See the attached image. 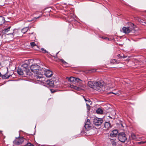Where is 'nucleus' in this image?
I'll use <instances>...</instances> for the list:
<instances>
[{
	"label": "nucleus",
	"instance_id": "ddd939ff",
	"mask_svg": "<svg viewBox=\"0 0 146 146\" xmlns=\"http://www.w3.org/2000/svg\"><path fill=\"white\" fill-rule=\"evenodd\" d=\"M17 73L19 75H23L24 73L25 72L24 71H23L22 70L21 68H19L17 70Z\"/></svg>",
	"mask_w": 146,
	"mask_h": 146
},
{
	"label": "nucleus",
	"instance_id": "7c9ffc66",
	"mask_svg": "<svg viewBox=\"0 0 146 146\" xmlns=\"http://www.w3.org/2000/svg\"><path fill=\"white\" fill-rule=\"evenodd\" d=\"M50 90L51 92L52 93H54L56 92V91H55L54 89H50Z\"/></svg>",
	"mask_w": 146,
	"mask_h": 146
},
{
	"label": "nucleus",
	"instance_id": "2f4dec72",
	"mask_svg": "<svg viewBox=\"0 0 146 146\" xmlns=\"http://www.w3.org/2000/svg\"><path fill=\"white\" fill-rule=\"evenodd\" d=\"M41 50L42 51H44V53L47 52L46 51V50H44V49L43 48H41Z\"/></svg>",
	"mask_w": 146,
	"mask_h": 146
},
{
	"label": "nucleus",
	"instance_id": "1a4fd4ad",
	"mask_svg": "<svg viewBox=\"0 0 146 146\" xmlns=\"http://www.w3.org/2000/svg\"><path fill=\"white\" fill-rule=\"evenodd\" d=\"M28 64H26L24 63L23 64L22 66V67L25 69V70L24 71V72H25L27 75H31L30 73L29 72V71L28 70V69L27 68L28 67Z\"/></svg>",
	"mask_w": 146,
	"mask_h": 146
},
{
	"label": "nucleus",
	"instance_id": "39448f33",
	"mask_svg": "<svg viewBox=\"0 0 146 146\" xmlns=\"http://www.w3.org/2000/svg\"><path fill=\"white\" fill-rule=\"evenodd\" d=\"M44 71H43L44 73L45 76L47 77H50L52 76L53 75V72L49 70H46L44 68Z\"/></svg>",
	"mask_w": 146,
	"mask_h": 146
},
{
	"label": "nucleus",
	"instance_id": "a878e982",
	"mask_svg": "<svg viewBox=\"0 0 146 146\" xmlns=\"http://www.w3.org/2000/svg\"><path fill=\"white\" fill-rule=\"evenodd\" d=\"M60 61L63 63V64L64 65H66L67 63L64 61L63 59H60Z\"/></svg>",
	"mask_w": 146,
	"mask_h": 146
},
{
	"label": "nucleus",
	"instance_id": "473e14b6",
	"mask_svg": "<svg viewBox=\"0 0 146 146\" xmlns=\"http://www.w3.org/2000/svg\"><path fill=\"white\" fill-rule=\"evenodd\" d=\"M84 99L85 100V101L86 102L89 101V103L90 102V100H87L85 98H84Z\"/></svg>",
	"mask_w": 146,
	"mask_h": 146
},
{
	"label": "nucleus",
	"instance_id": "a211bd4d",
	"mask_svg": "<svg viewBox=\"0 0 146 146\" xmlns=\"http://www.w3.org/2000/svg\"><path fill=\"white\" fill-rule=\"evenodd\" d=\"M11 75H8L7 74V73H6L4 75H3L2 76V78L3 79H6L7 78H9Z\"/></svg>",
	"mask_w": 146,
	"mask_h": 146
},
{
	"label": "nucleus",
	"instance_id": "dca6fc26",
	"mask_svg": "<svg viewBox=\"0 0 146 146\" xmlns=\"http://www.w3.org/2000/svg\"><path fill=\"white\" fill-rule=\"evenodd\" d=\"M96 112L98 114H102L103 113V110L101 108H98L96 111Z\"/></svg>",
	"mask_w": 146,
	"mask_h": 146
},
{
	"label": "nucleus",
	"instance_id": "f8f14e48",
	"mask_svg": "<svg viewBox=\"0 0 146 146\" xmlns=\"http://www.w3.org/2000/svg\"><path fill=\"white\" fill-rule=\"evenodd\" d=\"M46 84L50 87H53L54 85V81L50 80H47L46 81Z\"/></svg>",
	"mask_w": 146,
	"mask_h": 146
},
{
	"label": "nucleus",
	"instance_id": "f257e3e1",
	"mask_svg": "<svg viewBox=\"0 0 146 146\" xmlns=\"http://www.w3.org/2000/svg\"><path fill=\"white\" fill-rule=\"evenodd\" d=\"M30 68L32 72L36 74L35 78L37 81V82L39 84L44 83V82L42 80L44 79L43 71L44 70V69L43 68H40L39 66L36 64L31 65Z\"/></svg>",
	"mask_w": 146,
	"mask_h": 146
},
{
	"label": "nucleus",
	"instance_id": "9b49d317",
	"mask_svg": "<svg viewBox=\"0 0 146 146\" xmlns=\"http://www.w3.org/2000/svg\"><path fill=\"white\" fill-rule=\"evenodd\" d=\"M95 82L90 81L88 82V85L90 87L95 89Z\"/></svg>",
	"mask_w": 146,
	"mask_h": 146
},
{
	"label": "nucleus",
	"instance_id": "c85d7f7f",
	"mask_svg": "<svg viewBox=\"0 0 146 146\" xmlns=\"http://www.w3.org/2000/svg\"><path fill=\"white\" fill-rule=\"evenodd\" d=\"M73 88H74L75 89L77 90H79V88L78 87L76 86H74V87H73Z\"/></svg>",
	"mask_w": 146,
	"mask_h": 146
},
{
	"label": "nucleus",
	"instance_id": "4c0bfd02",
	"mask_svg": "<svg viewBox=\"0 0 146 146\" xmlns=\"http://www.w3.org/2000/svg\"><path fill=\"white\" fill-rule=\"evenodd\" d=\"M2 75L1 74V73H0V77Z\"/></svg>",
	"mask_w": 146,
	"mask_h": 146
},
{
	"label": "nucleus",
	"instance_id": "c9c22d12",
	"mask_svg": "<svg viewBox=\"0 0 146 146\" xmlns=\"http://www.w3.org/2000/svg\"><path fill=\"white\" fill-rule=\"evenodd\" d=\"M31 145V144L30 143H28L27 144V145Z\"/></svg>",
	"mask_w": 146,
	"mask_h": 146
},
{
	"label": "nucleus",
	"instance_id": "4468645a",
	"mask_svg": "<svg viewBox=\"0 0 146 146\" xmlns=\"http://www.w3.org/2000/svg\"><path fill=\"white\" fill-rule=\"evenodd\" d=\"M104 127L106 129H108L110 128V124L108 122H106L104 124Z\"/></svg>",
	"mask_w": 146,
	"mask_h": 146
},
{
	"label": "nucleus",
	"instance_id": "b1692460",
	"mask_svg": "<svg viewBox=\"0 0 146 146\" xmlns=\"http://www.w3.org/2000/svg\"><path fill=\"white\" fill-rule=\"evenodd\" d=\"M131 137L133 139H136V135L134 133H132L131 134Z\"/></svg>",
	"mask_w": 146,
	"mask_h": 146
},
{
	"label": "nucleus",
	"instance_id": "412c9836",
	"mask_svg": "<svg viewBox=\"0 0 146 146\" xmlns=\"http://www.w3.org/2000/svg\"><path fill=\"white\" fill-rule=\"evenodd\" d=\"M14 31H13L12 33H10L8 34L7 35H13L14 36H15L18 33V31L17 30H14Z\"/></svg>",
	"mask_w": 146,
	"mask_h": 146
},
{
	"label": "nucleus",
	"instance_id": "393cba45",
	"mask_svg": "<svg viewBox=\"0 0 146 146\" xmlns=\"http://www.w3.org/2000/svg\"><path fill=\"white\" fill-rule=\"evenodd\" d=\"M30 44L32 47H34V46H35V45H36L35 43L34 42H31Z\"/></svg>",
	"mask_w": 146,
	"mask_h": 146
},
{
	"label": "nucleus",
	"instance_id": "72a5a7b5",
	"mask_svg": "<svg viewBox=\"0 0 146 146\" xmlns=\"http://www.w3.org/2000/svg\"><path fill=\"white\" fill-rule=\"evenodd\" d=\"M111 93L113 94H115V95H119V94L118 93H114L113 92H111Z\"/></svg>",
	"mask_w": 146,
	"mask_h": 146
},
{
	"label": "nucleus",
	"instance_id": "0eeeda50",
	"mask_svg": "<svg viewBox=\"0 0 146 146\" xmlns=\"http://www.w3.org/2000/svg\"><path fill=\"white\" fill-rule=\"evenodd\" d=\"M133 29L134 28L133 27H123L122 28V30L124 33H128L132 31Z\"/></svg>",
	"mask_w": 146,
	"mask_h": 146
},
{
	"label": "nucleus",
	"instance_id": "c756f323",
	"mask_svg": "<svg viewBox=\"0 0 146 146\" xmlns=\"http://www.w3.org/2000/svg\"><path fill=\"white\" fill-rule=\"evenodd\" d=\"M86 106H87V108H88V109L89 110L90 108V106L87 103L86 104Z\"/></svg>",
	"mask_w": 146,
	"mask_h": 146
},
{
	"label": "nucleus",
	"instance_id": "aec40b11",
	"mask_svg": "<svg viewBox=\"0 0 146 146\" xmlns=\"http://www.w3.org/2000/svg\"><path fill=\"white\" fill-rule=\"evenodd\" d=\"M117 56L119 58H125L127 57V56L124 55L123 54H119L117 55Z\"/></svg>",
	"mask_w": 146,
	"mask_h": 146
},
{
	"label": "nucleus",
	"instance_id": "58836bf2",
	"mask_svg": "<svg viewBox=\"0 0 146 146\" xmlns=\"http://www.w3.org/2000/svg\"><path fill=\"white\" fill-rule=\"evenodd\" d=\"M139 143H141V142H140Z\"/></svg>",
	"mask_w": 146,
	"mask_h": 146
},
{
	"label": "nucleus",
	"instance_id": "2eb2a0df",
	"mask_svg": "<svg viewBox=\"0 0 146 146\" xmlns=\"http://www.w3.org/2000/svg\"><path fill=\"white\" fill-rule=\"evenodd\" d=\"M0 18H1V21H0V25H2L3 24L5 23V18L3 17L0 16Z\"/></svg>",
	"mask_w": 146,
	"mask_h": 146
},
{
	"label": "nucleus",
	"instance_id": "423d86ee",
	"mask_svg": "<svg viewBox=\"0 0 146 146\" xmlns=\"http://www.w3.org/2000/svg\"><path fill=\"white\" fill-rule=\"evenodd\" d=\"M19 138L16 139L13 141V143L16 145H19L22 143L23 142V137H18Z\"/></svg>",
	"mask_w": 146,
	"mask_h": 146
},
{
	"label": "nucleus",
	"instance_id": "20e7f679",
	"mask_svg": "<svg viewBox=\"0 0 146 146\" xmlns=\"http://www.w3.org/2000/svg\"><path fill=\"white\" fill-rule=\"evenodd\" d=\"M103 122V120L102 118L96 117L93 119V123L96 126H98L101 125Z\"/></svg>",
	"mask_w": 146,
	"mask_h": 146
},
{
	"label": "nucleus",
	"instance_id": "7ed1b4c3",
	"mask_svg": "<svg viewBox=\"0 0 146 146\" xmlns=\"http://www.w3.org/2000/svg\"><path fill=\"white\" fill-rule=\"evenodd\" d=\"M118 137L119 140L122 142H124L127 139L126 134L123 132L119 133Z\"/></svg>",
	"mask_w": 146,
	"mask_h": 146
},
{
	"label": "nucleus",
	"instance_id": "cd10ccee",
	"mask_svg": "<svg viewBox=\"0 0 146 146\" xmlns=\"http://www.w3.org/2000/svg\"><path fill=\"white\" fill-rule=\"evenodd\" d=\"M75 79L76 80H75V81H76L77 82H79V81H81V80L80 79L78 78H75Z\"/></svg>",
	"mask_w": 146,
	"mask_h": 146
},
{
	"label": "nucleus",
	"instance_id": "4be33fe9",
	"mask_svg": "<svg viewBox=\"0 0 146 146\" xmlns=\"http://www.w3.org/2000/svg\"><path fill=\"white\" fill-rule=\"evenodd\" d=\"M11 27H9L8 28L4 29L3 31L5 33H7L9 31Z\"/></svg>",
	"mask_w": 146,
	"mask_h": 146
},
{
	"label": "nucleus",
	"instance_id": "f704fd0d",
	"mask_svg": "<svg viewBox=\"0 0 146 146\" xmlns=\"http://www.w3.org/2000/svg\"><path fill=\"white\" fill-rule=\"evenodd\" d=\"M74 86L73 85H71V87L72 88H73V87H74Z\"/></svg>",
	"mask_w": 146,
	"mask_h": 146
},
{
	"label": "nucleus",
	"instance_id": "f03ea898",
	"mask_svg": "<svg viewBox=\"0 0 146 146\" xmlns=\"http://www.w3.org/2000/svg\"><path fill=\"white\" fill-rule=\"evenodd\" d=\"M104 83L102 81L95 82V89L98 91H104Z\"/></svg>",
	"mask_w": 146,
	"mask_h": 146
},
{
	"label": "nucleus",
	"instance_id": "e433bc0d",
	"mask_svg": "<svg viewBox=\"0 0 146 146\" xmlns=\"http://www.w3.org/2000/svg\"><path fill=\"white\" fill-rule=\"evenodd\" d=\"M40 17V16H39V17H37V18H36V19H37V18H39Z\"/></svg>",
	"mask_w": 146,
	"mask_h": 146
},
{
	"label": "nucleus",
	"instance_id": "5701e85b",
	"mask_svg": "<svg viewBox=\"0 0 146 146\" xmlns=\"http://www.w3.org/2000/svg\"><path fill=\"white\" fill-rule=\"evenodd\" d=\"M110 62L111 63L114 64V63H116H116H117V62H116V59H113L111 60H110Z\"/></svg>",
	"mask_w": 146,
	"mask_h": 146
},
{
	"label": "nucleus",
	"instance_id": "f3484780",
	"mask_svg": "<svg viewBox=\"0 0 146 146\" xmlns=\"http://www.w3.org/2000/svg\"><path fill=\"white\" fill-rule=\"evenodd\" d=\"M29 29L28 27L24 28L21 30V32L23 33H25Z\"/></svg>",
	"mask_w": 146,
	"mask_h": 146
},
{
	"label": "nucleus",
	"instance_id": "6ab92c4d",
	"mask_svg": "<svg viewBox=\"0 0 146 146\" xmlns=\"http://www.w3.org/2000/svg\"><path fill=\"white\" fill-rule=\"evenodd\" d=\"M69 81L71 82H73L75 81V78L72 77H71L70 78H67Z\"/></svg>",
	"mask_w": 146,
	"mask_h": 146
},
{
	"label": "nucleus",
	"instance_id": "9d476101",
	"mask_svg": "<svg viewBox=\"0 0 146 146\" xmlns=\"http://www.w3.org/2000/svg\"><path fill=\"white\" fill-rule=\"evenodd\" d=\"M118 131L117 130H114L110 133V137H116L118 133Z\"/></svg>",
	"mask_w": 146,
	"mask_h": 146
},
{
	"label": "nucleus",
	"instance_id": "bb28decb",
	"mask_svg": "<svg viewBox=\"0 0 146 146\" xmlns=\"http://www.w3.org/2000/svg\"><path fill=\"white\" fill-rule=\"evenodd\" d=\"M101 38L103 39H105V40H109V38L107 37H101Z\"/></svg>",
	"mask_w": 146,
	"mask_h": 146
},
{
	"label": "nucleus",
	"instance_id": "6e6552de",
	"mask_svg": "<svg viewBox=\"0 0 146 146\" xmlns=\"http://www.w3.org/2000/svg\"><path fill=\"white\" fill-rule=\"evenodd\" d=\"M91 127V124L90 121L89 119H87L85 123L84 127L87 131L89 130Z\"/></svg>",
	"mask_w": 146,
	"mask_h": 146
}]
</instances>
